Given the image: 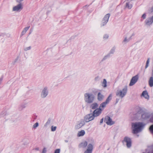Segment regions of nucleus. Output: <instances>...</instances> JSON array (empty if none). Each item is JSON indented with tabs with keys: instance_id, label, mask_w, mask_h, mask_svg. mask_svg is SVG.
I'll return each instance as SVG.
<instances>
[{
	"instance_id": "nucleus-1",
	"label": "nucleus",
	"mask_w": 153,
	"mask_h": 153,
	"mask_svg": "<svg viewBox=\"0 0 153 153\" xmlns=\"http://www.w3.org/2000/svg\"><path fill=\"white\" fill-rule=\"evenodd\" d=\"M133 132L136 134L141 131L143 129L145 125L142 123H136L132 124Z\"/></svg>"
},
{
	"instance_id": "nucleus-2",
	"label": "nucleus",
	"mask_w": 153,
	"mask_h": 153,
	"mask_svg": "<svg viewBox=\"0 0 153 153\" xmlns=\"http://www.w3.org/2000/svg\"><path fill=\"white\" fill-rule=\"evenodd\" d=\"M101 109L98 108L96 109L94 111L93 114H88L87 116V122L93 120L94 117H96L99 115L101 113Z\"/></svg>"
},
{
	"instance_id": "nucleus-3",
	"label": "nucleus",
	"mask_w": 153,
	"mask_h": 153,
	"mask_svg": "<svg viewBox=\"0 0 153 153\" xmlns=\"http://www.w3.org/2000/svg\"><path fill=\"white\" fill-rule=\"evenodd\" d=\"M127 91V86L124 87L122 90L118 89L116 92V96L122 99L126 94Z\"/></svg>"
},
{
	"instance_id": "nucleus-4",
	"label": "nucleus",
	"mask_w": 153,
	"mask_h": 153,
	"mask_svg": "<svg viewBox=\"0 0 153 153\" xmlns=\"http://www.w3.org/2000/svg\"><path fill=\"white\" fill-rule=\"evenodd\" d=\"M88 142L91 143H88V145L87 143V153H92L94 145V140L91 139L90 140H88Z\"/></svg>"
},
{
	"instance_id": "nucleus-5",
	"label": "nucleus",
	"mask_w": 153,
	"mask_h": 153,
	"mask_svg": "<svg viewBox=\"0 0 153 153\" xmlns=\"http://www.w3.org/2000/svg\"><path fill=\"white\" fill-rule=\"evenodd\" d=\"M110 14L108 13L106 14L103 18L102 20L101 24V26H103L106 25L108 21L109 18L110 16Z\"/></svg>"
},
{
	"instance_id": "nucleus-6",
	"label": "nucleus",
	"mask_w": 153,
	"mask_h": 153,
	"mask_svg": "<svg viewBox=\"0 0 153 153\" xmlns=\"http://www.w3.org/2000/svg\"><path fill=\"white\" fill-rule=\"evenodd\" d=\"M48 88L45 87L42 91L41 94V97L43 98H45L48 95Z\"/></svg>"
},
{
	"instance_id": "nucleus-7",
	"label": "nucleus",
	"mask_w": 153,
	"mask_h": 153,
	"mask_svg": "<svg viewBox=\"0 0 153 153\" xmlns=\"http://www.w3.org/2000/svg\"><path fill=\"white\" fill-rule=\"evenodd\" d=\"M104 122L108 125H111L114 123L112 119L108 116H106L105 117Z\"/></svg>"
},
{
	"instance_id": "nucleus-8",
	"label": "nucleus",
	"mask_w": 153,
	"mask_h": 153,
	"mask_svg": "<svg viewBox=\"0 0 153 153\" xmlns=\"http://www.w3.org/2000/svg\"><path fill=\"white\" fill-rule=\"evenodd\" d=\"M124 142L126 143V145L128 148H130L131 146V140L128 137H124L123 140Z\"/></svg>"
},
{
	"instance_id": "nucleus-9",
	"label": "nucleus",
	"mask_w": 153,
	"mask_h": 153,
	"mask_svg": "<svg viewBox=\"0 0 153 153\" xmlns=\"http://www.w3.org/2000/svg\"><path fill=\"white\" fill-rule=\"evenodd\" d=\"M23 6L22 3H19L18 4L14 7L13 8V11H20L23 9Z\"/></svg>"
},
{
	"instance_id": "nucleus-10",
	"label": "nucleus",
	"mask_w": 153,
	"mask_h": 153,
	"mask_svg": "<svg viewBox=\"0 0 153 153\" xmlns=\"http://www.w3.org/2000/svg\"><path fill=\"white\" fill-rule=\"evenodd\" d=\"M85 124V122L84 120H81L76 124L75 126L76 129H78L81 128Z\"/></svg>"
},
{
	"instance_id": "nucleus-11",
	"label": "nucleus",
	"mask_w": 153,
	"mask_h": 153,
	"mask_svg": "<svg viewBox=\"0 0 153 153\" xmlns=\"http://www.w3.org/2000/svg\"><path fill=\"white\" fill-rule=\"evenodd\" d=\"M87 102L88 103L92 102L94 100V96L92 94H87Z\"/></svg>"
},
{
	"instance_id": "nucleus-12",
	"label": "nucleus",
	"mask_w": 153,
	"mask_h": 153,
	"mask_svg": "<svg viewBox=\"0 0 153 153\" xmlns=\"http://www.w3.org/2000/svg\"><path fill=\"white\" fill-rule=\"evenodd\" d=\"M138 79V76L137 75H136L133 77L131 80L129 85L132 86L134 85L137 82Z\"/></svg>"
},
{
	"instance_id": "nucleus-13",
	"label": "nucleus",
	"mask_w": 153,
	"mask_h": 153,
	"mask_svg": "<svg viewBox=\"0 0 153 153\" xmlns=\"http://www.w3.org/2000/svg\"><path fill=\"white\" fill-rule=\"evenodd\" d=\"M146 24L148 25H150L153 22V16L151 18L147 19L145 21Z\"/></svg>"
},
{
	"instance_id": "nucleus-14",
	"label": "nucleus",
	"mask_w": 153,
	"mask_h": 153,
	"mask_svg": "<svg viewBox=\"0 0 153 153\" xmlns=\"http://www.w3.org/2000/svg\"><path fill=\"white\" fill-rule=\"evenodd\" d=\"M79 147L85 149L86 147V141H84L80 143L79 146Z\"/></svg>"
},
{
	"instance_id": "nucleus-15",
	"label": "nucleus",
	"mask_w": 153,
	"mask_h": 153,
	"mask_svg": "<svg viewBox=\"0 0 153 153\" xmlns=\"http://www.w3.org/2000/svg\"><path fill=\"white\" fill-rule=\"evenodd\" d=\"M142 96L144 97L146 99H148L149 98V96L146 91H143L142 93Z\"/></svg>"
},
{
	"instance_id": "nucleus-16",
	"label": "nucleus",
	"mask_w": 153,
	"mask_h": 153,
	"mask_svg": "<svg viewBox=\"0 0 153 153\" xmlns=\"http://www.w3.org/2000/svg\"><path fill=\"white\" fill-rule=\"evenodd\" d=\"M149 114L147 113H145L141 115V117L143 119H146L149 117Z\"/></svg>"
},
{
	"instance_id": "nucleus-17",
	"label": "nucleus",
	"mask_w": 153,
	"mask_h": 153,
	"mask_svg": "<svg viewBox=\"0 0 153 153\" xmlns=\"http://www.w3.org/2000/svg\"><path fill=\"white\" fill-rule=\"evenodd\" d=\"M104 96L100 93H99L97 95V99L98 100L101 101L103 99Z\"/></svg>"
},
{
	"instance_id": "nucleus-18",
	"label": "nucleus",
	"mask_w": 153,
	"mask_h": 153,
	"mask_svg": "<svg viewBox=\"0 0 153 153\" xmlns=\"http://www.w3.org/2000/svg\"><path fill=\"white\" fill-rule=\"evenodd\" d=\"M132 39L131 36H130L128 38L127 37H125L124 40L123 41V42L124 43H126L129 42Z\"/></svg>"
},
{
	"instance_id": "nucleus-19",
	"label": "nucleus",
	"mask_w": 153,
	"mask_h": 153,
	"mask_svg": "<svg viewBox=\"0 0 153 153\" xmlns=\"http://www.w3.org/2000/svg\"><path fill=\"white\" fill-rule=\"evenodd\" d=\"M98 106V104L96 103H94L91 105L90 107L91 108L94 109L97 108Z\"/></svg>"
},
{
	"instance_id": "nucleus-20",
	"label": "nucleus",
	"mask_w": 153,
	"mask_h": 153,
	"mask_svg": "<svg viewBox=\"0 0 153 153\" xmlns=\"http://www.w3.org/2000/svg\"><path fill=\"white\" fill-rule=\"evenodd\" d=\"M85 134V131L83 130H82L78 132L77 136L78 137L82 136Z\"/></svg>"
},
{
	"instance_id": "nucleus-21",
	"label": "nucleus",
	"mask_w": 153,
	"mask_h": 153,
	"mask_svg": "<svg viewBox=\"0 0 153 153\" xmlns=\"http://www.w3.org/2000/svg\"><path fill=\"white\" fill-rule=\"evenodd\" d=\"M108 104L105 102L102 103L100 105L99 108L102 110V109L106 107V105Z\"/></svg>"
},
{
	"instance_id": "nucleus-22",
	"label": "nucleus",
	"mask_w": 153,
	"mask_h": 153,
	"mask_svg": "<svg viewBox=\"0 0 153 153\" xmlns=\"http://www.w3.org/2000/svg\"><path fill=\"white\" fill-rule=\"evenodd\" d=\"M149 84L150 87L153 86V77H150L149 80Z\"/></svg>"
},
{
	"instance_id": "nucleus-23",
	"label": "nucleus",
	"mask_w": 153,
	"mask_h": 153,
	"mask_svg": "<svg viewBox=\"0 0 153 153\" xmlns=\"http://www.w3.org/2000/svg\"><path fill=\"white\" fill-rule=\"evenodd\" d=\"M30 27V26H29V27H26L24 28V30H23L22 31V32L21 34V36H23V35H24L26 33V31L29 29Z\"/></svg>"
},
{
	"instance_id": "nucleus-24",
	"label": "nucleus",
	"mask_w": 153,
	"mask_h": 153,
	"mask_svg": "<svg viewBox=\"0 0 153 153\" xmlns=\"http://www.w3.org/2000/svg\"><path fill=\"white\" fill-rule=\"evenodd\" d=\"M132 7V4L129 3V2H126V7L128 8L129 9H131Z\"/></svg>"
},
{
	"instance_id": "nucleus-25",
	"label": "nucleus",
	"mask_w": 153,
	"mask_h": 153,
	"mask_svg": "<svg viewBox=\"0 0 153 153\" xmlns=\"http://www.w3.org/2000/svg\"><path fill=\"white\" fill-rule=\"evenodd\" d=\"M112 97V94H110L106 99L105 102L108 104L109 102V101L111 100Z\"/></svg>"
},
{
	"instance_id": "nucleus-26",
	"label": "nucleus",
	"mask_w": 153,
	"mask_h": 153,
	"mask_svg": "<svg viewBox=\"0 0 153 153\" xmlns=\"http://www.w3.org/2000/svg\"><path fill=\"white\" fill-rule=\"evenodd\" d=\"M102 85L104 88H105L107 86V81L105 79H104L103 82L102 83Z\"/></svg>"
},
{
	"instance_id": "nucleus-27",
	"label": "nucleus",
	"mask_w": 153,
	"mask_h": 153,
	"mask_svg": "<svg viewBox=\"0 0 153 153\" xmlns=\"http://www.w3.org/2000/svg\"><path fill=\"white\" fill-rule=\"evenodd\" d=\"M150 62V59L148 58L146 61V65L145 66V68L146 69L149 66V64Z\"/></svg>"
},
{
	"instance_id": "nucleus-28",
	"label": "nucleus",
	"mask_w": 153,
	"mask_h": 153,
	"mask_svg": "<svg viewBox=\"0 0 153 153\" xmlns=\"http://www.w3.org/2000/svg\"><path fill=\"white\" fill-rule=\"evenodd\" d=\"M39 126V123H36L35 124H34L33 126V128L35 129L36 128V127H38Z\"/></svg>"
},
{
	"instance_id": "nucleus-29",
	"label": "nucleus",
	"mask_w": 153,
	"mask_h": 153,
	"mask_svg": "<svg viewBox=\"0 0 153 153\" xmlns=\"http://www.w3.org/2000/svg\"><path fill=\"white\" fill-rule=\"evenodd\" d=\"M149 129L151 132L153 133V125H151L149 128Z\"/></svg>"
},
{
	"instance_id": "nucleus-30",
	"label": "nucleus",
	"mask_w": 153,
	"mask_h": 153,
	"mask_svg": "<svg viewBox=\"0 0 153 153\" xmlns=\"http://www.w3.org/2000/svg\"><path fill=\"white\" fill-rule=\"evenodd\" d=\"M56 126L53 127V126H51V131H56Z\"/></svg>"
},
{
	"instance_id": "nucleus-31",
	"label": "nucleus",
	"mask_w": 153,
	"mask_h": 153,
	"mask_svg": "<svg viewBox=\"0 0 153 153\" xmlns=\"http://www.w3.org/2000/svg\"><path fill=\"white\" fill-rule=\"evenodd\" d=\"M109 57V55H108L105 56H104L103 58L102 59V61H103L104 60L106 59L107 58H108Z\"/></svg>"
},
{
	"instance_id": "nucleus-32",
	"label": "nucleus",
	"mask_w": 153,
	"mask_h": 153,
	"mask_svg": "<svg viewBox=\"0 0 153 153\" xmlns=\"http://www.w3.org/2000/svg\"><path fill=\"white\" fill-rule=\"evenodd\" d=\"M115 52V49L114 48H112L110 51V53L111 54H113Z\"/></svg>"
},
{
	"instance_id": "nucleus-33",
	"label": "nucleus",
	"mask_w": 153,
	"mask_h": 153,
	"mask_svg": "<svg viewBox=\"0 0 153 153\" xmlns=\"http://www.w3.org/2000/svg\"><path fill=\"white\" fill-rule=\"evenodd\" d=\"M60 149H56L54 153H60Z\"/></svg>"
},
{
	"instance_id": "nucleus-34",
	"label": "nucleus",
	"mask_w": 153,
	"mask_h": 153,
	"mask_svg": "<svg viewBox=\"0 0 153 153\" xmlns=\"http://www.w3.org/2000/svg\"><path fill=\"white\" fill-rule=\"evenodd\" d=\"M108 37V35L105 34L103 36V38L105 39H107Z\"/></svg>"
},
{
	"instance_id": "nucleus-35",
	"label": "nucleus",
	"mask_w": 153,
	"mask_h": 153,
	"mask_svg": "<svg viewBox=\"0 0 153 153\" xmlns=\"http://www.w3.org/2000/svg\"><path fill=\"white\" fill-rule=\"evenodd\" d=\"M50 120L48 119L45 124V125H49L50 123Z\"/></svg>"
},
{
	"instance_id": "nucleus-36",
	"label": "nucleus",
	"mask_w": 153,
	"mask_h": 153,
	"mask_svg": "<svg viewBox=\"0 0 153 153\" xmlns=\"http://www.w3.org/2000/svg\"><path fill=\"white\" fill-rule=\"evenodd\" d=\"M146 17V15L145 13L143 14L142 16V17L144 19H145Z\"/></svg>"
},
{
	"instance_id": "nucleus-37",
	"label": "nucleus",
	"mask_w": 153,
	"mask_h": 153,
	"mask_svg": "<svg viewBox=\"0 0 153 153\" xmlns=\"http://www.w3.org/2000/svg\"><path fill=\"white\" fill-rule=\"evenodd\" d=\"M47 152L46 149L45 148H44L42 151V153H46Z\"/></svg>"
},
{
	"instance_id": "nucleus-38",
	"label": "nucleus",
	"mask_w": 153,
	"mask_h": 153,
	"mask_svg": "<svg viewBox=\"0 0 153 153\" xmlns=\"http://www.w3.org/2000/svg\"><path fill=\"white\" fill-rule=\"evenodd\" d=\"M99 79H100V77L99 76H97V77H96L95 78V80H96V81H97V80H99Z\"/></svg>"
},
{
	"instance_id": "nucleus-39",
	"label": "nucleus",
	"mask_w": 153,
	"mask_h": 153,
	"mask_svg": "<svg viewBox=\"0 0 153 153\" xmlns=\"http://www.w3.org/2000/svg\"><path fill=\"white\" fill-rule=\"evenodd\" d=\"M18 60V57H17V58H16L15 59L14 61V62H13V64H15V63H16L17 61Z\"/></svg>"
},
{
	"instance_id": "nucleus-40",
	"label": "nucleus",
	"mask_w": 153,
	"mask_h": 153,
	"mask_svg": "<svg viewBox=\"0 0 153 153\" xmlns=\"http://www.w3.org/2000/svg\"><path fill=\"white\" fill-rule=\"evenodd\" d=\"M23 0H16V2L19 3H21V2Z\"/></svg>"
},
{
	"instance_id": "nucleus-41",
	"label": "nucleus",
	"mask_w": 153,
	"mask_h": 153,
	"mask_svg": "<svg viewBox=\"0 0 153 153\" xmlns=\"http://www.w3.org/2000/svg\"><path fill=\"white\" fill-rule=\"evenodd\" d=\"M21 107L22 108L21 109H22L25 108L26 107V106L25 105H21Z\"/></svg>"
},
{
	"instance_id": "nucleus-42",
	"label": "nucleus",
	"mask_w": 153,
	"mask_h": 153,
	"mask_svg": "<svg viewBox=\"0 0 153 153\" xmlns=\"http://www.w3.org/2000/svg\"><path fill=\"white\" fill-rule=\"evenodd\" d=\"M103 118H102L100 122V124L102 123L103 122Z\"/></svg>"
},
{
	"instance_id": "nucleus-43",
	"label": "nucleus",
	"mask_w": 153,
	"mask_h": 153,
	"mask_svg": "<svg viewBox=\"0 0 153 153\" xmlns=\"http://www.w3.org/2000/svg\"><path fill=\"white\" fill-rule=\"evenodd\" d=\"M30 48H25L24 51H26L27 50H28Z\"/></svg>"
},
{
	"instance_id": "nucleus-44",
	"label": "nucleus",
	"mask_w": 153,
	"mask_h": 153,
	"mask_svg": "<svg viewBox=\"0 0 153 153\" xmlns=\"http://www.w3.org/2000/svg\"><path fill=\"white\" fill-rule=\"evenodd\" d=\"M84 96H85V101H86V99H85V98L86 97V94H85Z\"/></svg>"
},
{
	"instance_id": "nucleus-45",
	"label": "nucleus",
	"mask_w": 153,
	"mask_h": 153,
	"mask_svg": "<svg viewBox=\"0 0 153 153\" xmlns=\"http://www.w3.org/2000/svg\"><path fill=\"white\" fill-rule=\"evenodd\" d=\"M119 100V99H116V103H117L118 102Z\"/></svg>"
},
{
	"instance_id": "nucleus-46",
	"label": "nucleus",
	"mask_w": 153,
	"mask_h": 153,
	"mask_svg": "<svg viewBox=\"0 0 153 153\" xmlns=\"http://www.w3.org/2000/svg\"><path fill=\"white\" fill-rule=\"evenodd\" d=\"M134 33H133L132 34V35H131V37H132V36H134Z\"/></svg>"
},
{
	"instance_id": "nucleus-47",
	"label": "nucleus",
	"mask_w": 153,
	"mask_h": 153,
	"mask_svg": "<svg viewBox=\"0 0 153 153\" xmlns=\"http://www.w3.org/2000/svg\"><path fill=\"white\" fill-rule=\"evenodd\" d=\"M65 142H66V143H67V142H68V140H65Z\"/></svg>"
},
{
	"instance_id": "nucleus-48",
	"label": "nucleus",
	"mask_w": 153,
	"mask_h": 153,
	"mask_svg": "<svg viewBox=\"0 0 153 153\" xmlns=\"http://www.w3.org/2000/svg\"><path fill=\"white\" fill-rule=\"evenodd\" d=\"M152 76L153 77V70H152Z\"/></svg>"
},
{
	"instance_id": "nucleus-49",
	"label": "nucleus",
	"mask_w": 153,
	"mask_h": 153,
	"mask_svg": "<svg viewBox=\"0 0 153 153\" xmlns=\"http://www.w3.org/2000/svg\"><path fill=\"white\" fill-rule=\"evenodd\" d=\"M84 153H86V151Z\"/></svg>"
},
{
	"instance_id": "nucleus-50",
	"label": "nucleus",
	"mask_w": 153,
	"mask_h": 153,
	"mask_svg": "<svg viewBox=\"0 0 153 153\" xmlns=\"http://www.w3.org/2000/svg\"><path fill=\"white\" fill-rule=\"evenodd\" d=\"M28 48H30V47H28Z\"/></svg>"
},
{
	"instance_id": "nucleus-51",
	"label": "nucleus",
	"mask_w": 153,
	"mask_h": 153,
	"mask_svg": "<svg viewBox=\"0 0 153 153\" xmlns=\"http://www.w3.org/2000/svg\"><path fill=\"white\" fill-rule=\"evenodd\" d=\"M128 0H126V1H128Z\"/></svg>"
}]
</instances>
